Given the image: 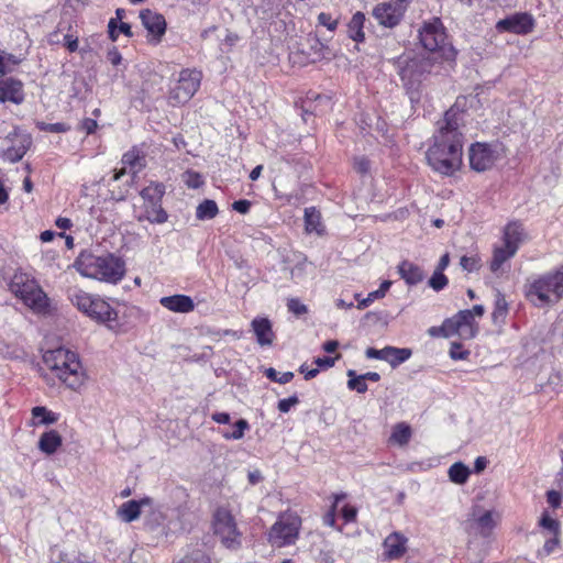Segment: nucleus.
<instances>
[{"label": "nucleus", "mask_w": 563, "mask_h": 563, "mask_svg": "<svg viewBox=\"0 0 563 563\" xmlns=\"http://www.w3.org/2000/svg\"><path fill=\"white\" fill-rule=\"evenodd\" d=\"M300 527L299 516L291 512L282 514L269 529L267 540L276 548L291 545L298 539Z\"/></svg>", "instance_id": "8"}, {"label": "nucleus", "mask_w": 563, "mask_h": 563, "mask_svg": "<svg viewBox=\"0 0 563 563\" xmlns=\"http://www.w3.org/2000/svg\"><path fill=\"white\" fill-rule=\"evenodd\" d=\"M107 59L109 60V63H111L113 66H118L121 64L122 62V55L121 53L119 52V49L117 47H112L111 49L108 51L107 53Z\"/></svg>", "instance_id": "63"}, {"label": "nucleus", "mask_w": 563, "mask_h": 563, "mask_svg": "<svg viewBox=\"0 0 563 563\" xmlns=\"http://www.w3.org/2000/svg\"><path fill=\"white\" fill-rule=\"evenodd\" d=\"M357 515V510L354 506L344 505L341 509V516L344 519L345 523L352 522L355 520Z\"/></svg>", "instance_id": "58"}, {"label": "nucleus", "mask_w": 563, "mask_h": 563, "mask_svg": "<svg viewBox=\"0 0 563 563\" xmlns=\"http://www.w3.org/2000/svg\"><path fill=\"white\" fill-rule=\"evenodd\" d=\"M526 297L536 307L558 303L563 297V266L532 280L527 286Z\"/></svg>", "instance_id": "5"}, {"label": "nucleus", "mask_w": 563, "mask_h": 563, "mask_svg": "<svg viewBox=\"0 0 563 563\" xmlns=\"http://www.w3.org/2000/svg\"><path fill=\"white\" fill-rule=\"evenodd\" d=\"M419 38L422 46L431 53L429 56L441 54L446 60L455 59L456 51L453 46L445 45L446 34L439 18L423 23L419 30Z\"/></svg>", "instance_id": "7"}, {"label": "nucleus", "mask_w": 563, "mask_h": 563, "mask_svg": "<svg viewBox=\"0 0 563 563\" xmlns=\"http://www.w3.org/2000/svg\"><path fill=\"white\" fill-rule=\"evenodd\" d=\"M251 201L246 199H240L232 203V209L241 214H246L251 209Z\"/></svg>", "instance_id": "60"}, {"label": "nucleus", "mask_w": 563, "mask_h": 563, "mask_svg": "<svg viewBox=\"0 0 563 563\" xmlns=\"http://www.w3.org/2000/svg\"><path fill=\"white\" fill-rule=\"evenodd\" d=\"M365 14L361 11L354 13L347 23V35L356 43H362L365 40L364 34Z\"/></svg>", "instance_id": "30"}, {"label": "nucleus", "mask_w": 563, "mask_h": 563, "mask_svg": "<svg viewBox=\"0 0 563 563\" xmlns=\"http://www.w3.org/2000/svg\"><path fill=\"white\" fill-rule=\"evenodd\" d=\"M365 355L369 360H380L386 362V360H388V345L380 350L368 347L365 351Z\"/></svg>", "instance_id": "54"}, {"label": "nucleus", "mask_w": 563, "mask_h": 563, "mask_svg": "<svg viewBox=\"0 0 563 563\" xmlns=\"http://www.w3.org/2000/svg\"><path fill=\"white\" fill-rule=\"evenodd\" d=\"M35 125L40 131L51 132V133H65L69 130V126L62 122L46 123L43 121H37L35 123Z\"/></svg>", "instance_id": "46"}, {"label": "nucleus", "mask_w": 563, "mask_h": 563, "mask_svg": "<svg viewBox=\"0 0 563 563\" xmlns=\"http://www.w3.org/2000/svg\"><path fill=\"white\" fill-rule=\"evenodd\" d=\"M264 374L269 380L278 383V384H287L294 378L292 372H285V373L280 374L273 367L266 368Z\"/></svg>", "instance_id": "43"}, {"label": "nucleus", "mask_w": 563, "mask_h": 563, "mask_svg": "<svg viewBox=\"0 0 563 563\" xmlns=\"http://www.w3.org/2000/svg\"><path fill=\"white\" fill-rule=\"evenodd\" d=\"M305 231L308 234L323 235L325 225L322 222L321 212L316 207H308L303 212Z\"/></svg>", "instance_id": "27"}, {"label": "nucleus", "mask_w": 563, "mask_h": 563, "mask_svg": "<svg viewBox=\"0 0 563 563\" xmlns=\"http://www.w3.org/2000/svg\"><path fill=\"white\" fill-rule=\"evenodd\" d=\"M499 33H512L516 35H527L536 27V20L529 12H516L499 20L495 25Z\"/></svg>", "instance_id": "14"}, {"label": "nucleus", "mask_w": 563, "mask_h": 563, "mask_svg": "<svg viewBox=\"0 0 563 563\" xmlns=\"http://www.w3.org/2000/svg\"><path fill=\"white\" fill-rule=\"evenodd\" d=\"M32 416L33 418L38 419L35 424L49 426L58 421V413H55L43 406L34 407L32 409Z\"/></svg>", "instance_id": "38"}, {"label": "nucleus", "mask_w": 563, "mask_h": 563, "mask_svg": "<svg viewBox=\"0 0 563 563\" xmlns=\"http://www.w3.org/2000/svg\"><path fill=\"white\" fill-rule=\"evenodd\" d=\"M202 75L197 69H183L178 80L170 88L168 99L173 106L187 103L200 87Z\"/></svg>", "instance_id": "10"}, {"label": "nucleus", "mask_w": 563, "mask_h": 563, "mask_svg": "<svg viewBox=\"0 0 563 563\" xmlns=\"http://www.w3.org/2000/svg\"><path fill=\"white\" fill-rule=\"evenodd\" d=\"M412 355V351L408 347H396L388 345V360L386 362L393 367L396 368L400 364L408 361Z\"/></svg>", "instance_id": "35"}, {"label": "nucleus", "mask_w": 563, "mask_h": 563, "mask_svg": "<svg viewBox=\"0 0 563 563\" xmlns=\"http://www.w3.org/2000/svg\"><path fill=\"white\" fill-rule=\"evenodd\" d=\"M470 310H460L453 317L448 318V325H451L453 334L467 335L474 338L477 330L474 329L475 319Z\"/></svg>", "instance_id": "20"}, {"label": "nucleus", "mask_w": 563, "mask_h": 563, "mask_svg": "<svg viewBox=\"0 0 563 563\" xmlns=\"http://www.w3.org/2000/svg\"><path fill=\"white\" fill-rule=\"evenodd\" d=\"M74 266L84 277L112 285L119 284L126 272L125 262L112 253L99 256L84 251L75 260Z\"/></svg>", "instance_id": "2"}, {"label": "nucleus", "mask_w": 563, "mask_h": 563, "mask_svg": "<svg viewBox=\"0 0 563 563\" xmlns=\"http://www.w3.org/2000/svg\"><path fill=\"white\" fill-rule=\"evenodd\" d=\"M525 240V229L521 222L510 221L503 230V242L509 249L518 251Z\"/></svg>", "instance_id": "22"}, {"label": "nucleus", "mask_w": 563, "mask_h": 563, "mask_svg": "<svg viewBox=\"0 0 563 563\" xmlns=\"http://www.w3.org/2000/svg\"><path fill=\"white\" fill-rule=\"evenodd\" d=\"M463 111L453 104L440 121L429 146L426 158L433 172L442 176H452L463 163L464 135L460 131L463 122Z\"/></svg>", "instance_id": "1"}, {"label": "nucleus", "mask_w": 563, "mask_h": 563, "mask_svg": "<svg viewBox=\"0 0 563 563\" xmlns=\"http://www.w3.org/2000/svg\"><path fill=\"white\" fill-rule=\"evenodd\" d=\"M153 499L150 497H144L140 500H128L121 505L118 510V515L124 522L135 521L140 515L142 507L152 506Z\"/></svg>", "instance_id": "23"}, {"label": "nucleus", "mask_w": 563, "mask_h": 563, "mask_svg": "<svg viewBox=\"0 0 563 563\" xmlns=\"http://www.w3.org/2000/svg\"><path fill=\"white\" fill-rule=\"evenodd\" d=\"M108 32L112 41H115L118 38L119 33L124 34L128 37L133 36L131 25L126 22H120V24L118 25L117 20L114 18L110 19L108 23Z\"/></svg>", "instance_id": "40"}, {"label": "nucleus", "mask_w": 563, "mask_h": 563, "mask_svg": "<svg viewBox=\"0 0 563 563\" xmlns=\"http://www.w3.org/2000/svg\"><path fill=\"white\" fill-rule=\"evenodd\" d=\"M232 432L223 431L222 437L225 440H240L244 437L245 431L250 429V423L245 419H239L234 423Z\"/></svg>", "instance_id": "42"}, {"label": "nucleus", "mask_w": 563, "mask_h": 563, "mask_svg": "<svg viewBox=\"0 0 563 563\" xmlns=\"http://www.w3.org/2000/svg\"><path fill=\"white\" fill-rule=\"evenodd\" d=\"M299 404V398L297 395H292L288 398L280 399L277 404V408L280 412L287 413L290 409Z\"/></svg>", "instance_id": "56"}, {"label": "nucleus", "mask_w": 563, "mask_h": 563, "mask_svg": "<svg viewBox=\"0 0 563 563\" xmlns=\"http://www.w3.org/2000/svg\"><path fill=\"white\" fill-rule=\"evenodd\" d=\"M43 362L69 389L79 390L87 379L78 354L66 347L46 351Z\"/></svg>", "instance_id": "3"}, {"label": "nucleus", "mask_w": 563, "mask_h": 563, "mask_svg": "<svg viewBox=\"0 0 563 563\" xmlns=\"http://www.w3.org/2000/svg\"><path fill=\"white\" fill-rule=\"evenodd\" d=\"M407 5L408 3L400 0L382 2L375 5L372 14L378 24L393 29L401 22L407 10Z\"/></svg>", "instance_id": "13"}, {"label": "nucleus", "mask_w": 563, "mask_h": 563, "mask_svg": "<svg viewBox=\"0 0 563 563\" xmlns=\"http://www.w3.org/2000/svg\"><path fill=\"white\" fill-rule=\"evenodd\" d=\"M179 563H210V559L201 550H195Z\"/></svg>", "instance_id": "52"}, {"label": "nucleus", "mask_w": 563, "mask_h": 563, "mask_svg": "<svg viewBox=\"0 0 563 563\" xmlns=\"http://www.w3.org/2000/svg\"><path fill=\"white\" fill-rule=\"evenodd\" d=\"M539 525L552 534H560V522L544 511L540 518Z\"/></svg>", "instance_id": "44"}, {"label": "nucleus", "mask_w": 563, "mask_h": 563, "mask_svg": "<svg viewBox=\"0 0 563 563\" xmlns=\"http://www.w3.org/2000/svg\"><path fill=\"white\" fill-rule=\"evenodd\" d=\"M509 312V305L505 295L499 290H495L494 309L492 312V321L494 324L504 325Z\"/></svg>", "instance_id": "29"}, {"label": "nucleus", "mask_w": 563, "mask_h": 563, "mask_svg": "<svg viewBox=\"0 0 563 563\" xmlns=\"http://www.w3.org/2000/svg\"><path fill=\"white\" fill-rule=\"evenodd\" d=\"M251 325L256 336V342L260 345H272L275 334L272 329V322L268 318H254Z\"/></svg>", "instance_id": "24"}, {"label": "nucleus", "mask_w": 563, "mask_h": 563, "mask_svg": "<svg viewBox=\"0 0 563 563\" xmlns=\"http://www.w3.org/2000/svg\"><path fill=\"white\" fill-rule=\"evenodd\" d=\"M122 164L130 167L133 173H137L144 166V155L139 148L132 147L123 154Z\"/></svg>", "instance_id": "34"}, {"label": "nucleus", "mask_w": 563, "mask_h": 563, "mask_svg": "<svg viewBox=\"0 0 563 563\" xmlns=\"http://www.w3.org/2000/svg\"><path fill=\"white\" fill-rule=\"evenodd\" d=\"M411 428L406 422H399L394 426L390 440L399 445H405L410 441Z\"/></svg>", "instance_id": "39"}, {"label": "nucleus", "mask_w": 563, "mask_h": 563, "mask_svg": "<svg viewBox=\"0 0 563 563\" xmlns=\"http://www.w3.org/2000/svg\"><path fill=\"white\" fill-rule=\"evenodd\" d=\"M449 478L454 484H465L470 477V468L462 462H456L449 467Z\"/></svg>", "instance_id": "37"}, {"label": "nucleus", "mask_w": 563, "mask_h": 563, "mask_svg": "<svg viewBox=\"0 0 563 563\" xmlns=\"http://www.w3.org/2000/svg\"><path fill=\"white\" fill-rule=\"evenodd\" d=\"M15 137L19 139V144L9 146L1 152L2 159L9 163L21 161L32 144L31 135L24 133L19 126H13V130L7 135V139L11 142Z\"/></svg>", "instance_id": "17"}, {"label": "nucleus", "mask_w": 563, "mask_h": 563, "mask_svg": "<svg viewBox=\"0 0 563 563\" xmlns=\"http://www.w3.org/2000/svg\"><path fill=\"white\" fill-rule=\"evenodd\" d=\"M140 20L147 31V42L154 45L159 44L167 29L164 15L156 11L144 9L140 12Z\"/></svg>", "instance_id": "15"}, {"label": "nucleus", "mask_w": 563, "mask_h": 563, "mask_svg": "<svg viewBox=\"0 0 563 563\" xmlns=\"http://www.w3.org/2000/svg\"><path fill=\"white\" fill-rule=\"evenodd\" d=\"M239 40H240V37L238 34L228 32L224 40L221 43V46H222L221 49L224 51L223 47H228V49H230L239 42Z\"/></svg>", "instance_id": "64"}, {"label": "nucleus", "mask_w": 563, "mask_h": 563, "mask_svg": "<svg viewBox=\"0 0 563 563\" xmlns=\"http://www.w3.org/2000/svg\"><path fill=\"white\" fill-rule=\"evenodd\" d=\"M318 22L329 31L333 32L338 26V20L333 19L330 13L321 12L318 15Z\"/></svg>", "instance_id": "57"}, {"label": "nucleus", "mask_w": 563, "mask_h": 563, "mask_svg": "<svg viewBox=\"0 0 563 563\" xmlns=\"http://www.w3.org/2000/svg\"><path fill=\"white\" fill-rule=\"evenodd\" d=\"M13 292L34 312L46 313L48 311V298L35 280H23L15 277L11 284Z\"/></svg>", "instance_id": "9"}, {"label": "nucleus", "mask_w": 563, "mask_h": 563, "mask_svg": "<svg viewBox=\"0 0 563 563\" xmlns=\"http://www.w3.org/2000/svg\"><path fill=\"white\" fill-rule=\"evenodd\" d=\"M449 284L448 277L443 274V272L434 271L432 276L430 277L428 285L434 291L443 290Z\"/></svg>", "instance_id": "45"}, {"label": "nucleus", "mask_w": 563, "mask_h": 563, "mask_svg": "<svg viewBox=\"0 0 563 563\" xmlns=\"http://www.w3.org/2000/svg\"><path fill=\"white\" fill-rule=\"evenodd\" d=\"M449 321L448 318L442 322L440 327H431L428 329L429 335L433 338L443 336V338H450L453 334V331L451 329V325H448Z\"/></svg>", "instance_id": "48"}, {"label": "nucleus", "mask_w": 563, "mask_h": 563, "mask_svg": "<svg viewBox=\"0 0 563 563\" xmlns=\"http://www.w3.org/2000/svg\"><path fill=\"white\" fill-rule=\"evenodd\" d=\"M353 166L357 173L365 175L371 169V162L366 156H356L354 157Z\"/></svg>", "instance_id": "55"}, {"label": "nucleus", "mask_w": 563, "mask_h": 563, "mask_svg": "<svg viewBox=\"0 0 563 563\" xmlns=\"http://www.w3.org/2000/svg\"><path fill=\"white\" fill-rule=\"evenodd\" d=\"M390 286H391L390 280H384L380 284L378 289L368 292L367 296L363 299H360V297H361L360 294H355V298L357 300L356 308L358 310H363V309L367 308L371 303H373L375 300L384 298L386 296L387 291L389 290Z\"/></svg>", "instance_id": "32"}, {"label": "nucleus", "mask_w": 563, "mask_h": 563, "mask_svg": "<svg viewBox=\"0 0 563 563\" xmlns=\"http://www.w3.org/2000/svg\"><path fill=\"white\" fill-rule=\"evenodd\" d=\"M516 253L517 252L514 251V249H509L506 245L495 247L489 263L490 271L493 273H497L501 268L503 264L514 257Z\"/></svg>", "instance_id": "33"}, {"label": "nucleus", "mask_w": 563, "mask_h": 563, "mask_svg": "<svg viewBox=\"0 0 563 563\" xmlns=\"http://www.w3.org/2000/svg\"><path fill=\"white\" fill-rule=\"evenodd\" d=\"M547 501H548V504H549L552 508H554V509L559 508V507H560V505H561V501H562V495H561V493H560V492H558V490H553V489H552V490H549V492L547 493Z\"/></svg>", "instance_id": "59"}, {"label": "nucleus", "mask_w": 563, "mask_h": 563, "mask_svg": "<svg viewBox=\"0 0 563 563\" xmlns=\"http://www.w3.org/2000/svg\"><path fill=\"white\" fill-rule=\"evenodd\" d=\"M398 69L400 80L407 90L411 101L420 98L422 82L433 73L437 67V57L416 56L412 58L398 56L394 59Z\"/></svg>", "instance_id": "4"}, {"label": "nucleus", "mask_w": 563, "mask_h": 563, "mask_svg": "<svg viewBox=\"0 0 563 563\" xmlns=\"http://www.w3.org/2000/svg\"><path fill=\"white\" fill-rule=\"evenodd\" d=\"M349 377L347 388L350 390H355L358 394H365L368 389L365 378H362V375H357L356 371L349 369L346 372Z\"/></svg>", "instance_id": "41"}, {"label": "nucleus", "mask_w": 563, "mask_h": 563, "mask_svg": "<svg viewBox=\"0 0 563 563\" xmlns=\"http://www.w3.org/2000/svg\"><path fill=\"white\" fill-rule=\"evenodd\" d=\"M290 2V0H262L256 7V13L261 20L269 25L274 24L276 31H287V25L284 20L276 21L282 14L283 9Z\"/></svg>", "instance_id": "16"}, {"label": "nucleus", "mask_w": 563, "mask_h": 563, "mask_svg": "<svg viewBox=\"0 0 563 563\" xmlns=\"http://www.w3.org/2000/svg\"><path fill=\"white\" fill-rule=\"evenodd\" d=\"M397 268L398 274L408 286H416L426 277L420 266L407 260L400 262Z\"/></svg>", "instance_id": "26"}, {"label": "nucleus", "mask_w": 563, "mask_h": 563, "mask_svg": "<svg viewBox=\"0 0 563 563\" xmlns=\"http://www.w3.org/2000/svg\"><path fill=\"white\" fill-rule=\"evenodd\" d=\"M63 444L62 435L54 429L45 431L38 440V449L47 454H54Z\"/></svg>", "instance_id": "28"}, {"label": "nucleus", "mask_w": 563, "mask_h": 563, "mask_svg": "<svg viewBox=\"0 0 563 563\" xmlns=\"http://www.w3.org/2000/svg\"><path fill=\"white\" fill-rule=\"evenodd\" d=\"M153 210L151 214L147 216V220L152 223H164L168 219L167 212L162 208V203L157 207H152Z\"/></svg>", "instance_id": "50"}, {"label": "nucleus", "mask_w": 563, "mask_h": 563, "mask_svg": "<svg viewBox=\"0 0 563 563\" xmlns=\"http://www.w3.org/2000/svg\"><path fill=\"white\" fill-rule=\"evenodd\" d=\"M164 194L165 185L163 183L156 181H151L150 185L143 188L140 192L141 197L152 207H157L159 203H162Z\"/></svg>", "instance_id": "31"}, {"label": "nucleus", "mask_w": 563, "mask_h": 563, "mask_svg": "<svg viewBox=\"0 0 563 563\" xmlns=\"http://www.w3.org/2000/svg\"><path fill=\"white\" fill-rule=\"evenodd\" d=\"M287 308L295 316H301L308 311L307 306L298 298H290L287 302Z\"/></svg>", "instance_id": "53"}, {"label": "nucleus", "mask_w": 563, "mask_h": 563, "mask_svg": "<svg viewBox=\"0 0 563 563\" xmlns=\"http://www.w3.org/2000/svg\"><path fill=\"white\" fill-rule=\"evenodd\" d=\"M214 533L220 537L222 543L230 549L241 544V533L238 530L235 519L230 510L219 507L213 515Z\"/></svg>", "instance_id": "11"}, {"label": "nucleus", "mask_w": 563, "mask_h": 563, "mask_svg": "<svg viewBox=\"0 0 563 563\" xmlns=\"http://www.w3.org/2000/svg\"><path fill=\"white\" fill-rule=\"evenodd\" d=\"M185 184L192 189H197L203 185L202 177L199 173L194 170H187L185 173Z\"/></svg>", "instance_id": "51"}, {"label": "nucleus", "mask_w": 563, "mask_h": 563, "mask_svg": "<svg viewBox=\"0 0 563 563\" xmlns=\"http://www.w3.org/2000/svg\"><path fill=\"white\" fill-rule=\"evenodd\" d=\"M159 303L167 310L177 313H188L195 309L192 298L181 294L162 297Z\"/></svg>", "instance_id": "21"}, {"label": "nucleus", "mask_w": 563, "mask_h": 563, "mask_svg": "<svg viewBox=\"0 0 563 563\" xmlns=\"http://www.w3.org/2000/svg\"><path fill=\"white\" fill-rule=\"evenodd\" d=\"M407 538L399 533L393 532L384 540L385 554L389 560L401 558L406 552Z\"/></svg>", "instance_id": "25"}, {"label": "nucleus", "mask_w": 563, "mask_h": 563, "mask_svg": "<svg viewBox=\"0 0 563 563\" xmlns=\"http://www.w3.org/2000/svg\"><path fill=\"white\" fill-rule=\"evenodd\" d=\"M467 526L470 531L482 537H488L496 526L493 511L474 507L467 520Z\"/></svg>", "instance_id": "18"}, {"label": "nucleus", "mask_w": 563, "mask_h": 563, "mask_svg": "<svg viewBox=\"0 0 563 563\" xmlns=\"http://www.w3.org/2000/svg\"><path fill=\"white\" fill-rule=\"evenodd\" d=\"M25 99L23 82L13 77L0 79V103L21 104Z\"/></svg>", "instance_id": "19"}, {"label": "nucleus", "mask_w": 563, "mask_h": 563, "mask_svg": "<svg viewBox=\"0 0 563 563\" xmlns=\"http://www.w3.org/2000/svg\"><path fill=\"white\" fill-rule=\"evenodd\" d=\"M219 213L218 205L212 199H205L196 208V218L200 221L211 220Z\"/></svg>", "instance_id": "36"}, {"label": "nucleus", "mask_w": 563, "mask_h": 563, "mask_svg": "<svg viewBox=\"0 0 563 563\" xmlns=\"http://www.w3.org/2000/svg\"><path fill=\"white\" fill-rule=\"evenodd\" d=\"M460 265L464 271L468 273L476 272L481 268V258L478 255H463L460 258Z\"/></svg>", "instance_id": "47"}, {"label": "nucleus", "mask_w": 563, "mask_h": 563, "mask_svg": "<svg viewBox=\"0 0 563 563\" xmlns=\"http://www.w3.org/2000/svg\"><path fill=\"white\" fill-rule=\"evenodd\" d=\"M97 128H98V123L95 119L85 118L80 122V129L84 130L88 135L95 133Z\"/></svg>", "instance_id": "61"}, {"label": "nucleus", "mask_w": 563, "mask_h": 563, "mask_svg": "<svg viewBox=\"0 0 563 563\" xmlns=\"http://www.w3.org/2000/svg\"><path fill=\"white\" fill-rule=\"evenodd\" d=\"M319 563H334V552L332 550H320L317 556Z\"/></svg>", "instance_id": "62"}, {"label": "nucleus", "mask_w": 563, "mask_h": 563, "mask_svg": "<svg viewBox=\"0 0 563 563\" xmlns=\"http://www.w3.org/2000/svg\"><path fill=\"white\" fill-rule=\"evenodd\" d=\"M497 147V145L489 143H473L468 150L471 168L478 173L493 168L495 163L499 159Z\"/></svg>", "instance_id": "12"}, {"label": "nucleus", "mask_w": 563, "mask_h": 563, "mask_svg": "<svg viewBox=\"0 0 563 563\" xmlns=\"http://www.w3.org/2000/svg\"><path fill=\"white\" fill-rule=\"evenodd\" d=\"M450 357L454 361L466 360L470 356V351L463 349V345L459 342H452L450 349Z\"/></svg>", "instance_id": "49"}, {"label": "nucleus", "mask_w": 563, "mask_h": 563, "mask_svg": "<svg viewBox=\"0 0 563 563\" xmlns=\"http://www.w3.org/2000/svg\"><path fill=\"white\" fill-rule=\"evenodd\" d=\"M70 302L91 320L113 328L118 323V311L103 298L88 294L81 289H71L68 292Z\"/></svg>", "instance_id": "6"}]
</instances>
